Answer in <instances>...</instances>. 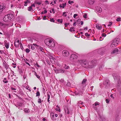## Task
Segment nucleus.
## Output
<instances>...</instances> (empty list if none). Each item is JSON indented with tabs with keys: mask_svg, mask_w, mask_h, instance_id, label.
Returning <instances> with one entry per match:
<instances>
[{
	"mask_svg": "<svg viewBox=\"0 0 121 121\" xmlns=\"http://www.w3.org/2000/svg\"><path fill=\"white\" fill-rule=\"evenodd\" d=\"M112 24V22H109V24L108 25V26H111Z\"/></svg>",
	"mask_w": 121,
	"mask_h": 121,
	"instance_id": "46",
	"label": "nucleus"
},
{
	"mask_svg": "<svg viewBox=\"0 0 121 121\" xmlns=\"http://www.w3.org/2000/svg\"><path fill=\"white\" fill-rule=\"evenodd\" d=\"M63 20L62 19H58L57 20V21L58 22L62 23V22Z\"/></svg>",
	"mask_w": 121,
	"mask_h": 121,
	"instance_id": "23",
	"label": "nucleus"
},
{
	"mask_svg": "<svg viewBox=\"0 0 121 121\" xmlns=\"http://www.w3.org/2000/svg\"><path fill=\"white\" fill-rule=\"evenodd\" d=\"M50 21L51 22H54L55 21L53 18H52L50 19Z\"/></svg>",
	"mask_w": 121,
	"mask_h": 121,
	"instance_id": "39",
	"label": "nucleus"
},
{
	"mask_svg": "<svg viewBox=\"0 0 121 121\" xmlns=\"http://www.w3.org/2000/svg\"><path fill=\"white\" fill-rule=\"evenodd\" d=\"M99 120L100 121H104L105 120V118L102 116H99Z\"/></svg>",
	"mask_w": 121,
	"mask_h": 121,
	"instance_id": "17",
	"label": "nucleus"
},
{
	"mask_svg": "<svg viewBox=\"0 0 121 121\" xmlns=\"http://www.w3.org/2000/svg\"><path fill=\"white\" fill-rule=\"evenodd\" d=\"M73 28H70L69 30L70 31H71V32L74 31H75V30H73Z\"/></svg>",
	"mask_w": 121,
	"mask_h": 121,
	"instance_id": "38",
	"label": "nucleus"
},
{
	"mask_svg": "<svg viewBox=\"0 0 121 121\" xmlns=\"http://www.w3.org/2000/svg\"><path fill=\"white\" fill-rule=\"evenodd\" d=\"M85 35L87 37L89 36L90 35V34H88L87 33H86L85 34Z\"/></svg>",
	"mask_w": 121,
	"mask_h": 121,
	"instance_id": "32",
	"label": "nucleus"
},
{
	"mask_svg": "<svg viewBox=\"0 0 121 121\" xmlns=\"http://www.w3.org/2000/svg\"><path fill=\"white\" fill-rule=\"evenodd\" d=\"M113 95L112 94L110 95V97L111 98H112L113 99H114V97L113 96Z\"/></svg>",
	"mask_w": 121,
	"mask_h": 121,
	"instance_id": "52",
	"label": "nucleus"
},
{
	"mask_svg": "<svg viewBox=\"0 0 121 121\" xmlns=\"http://www.w3.org/2000/svg\"><path fill=\"white\" fill-rule=\"evenodd\" d=\"M4 61V62H6ZM3 66L6 69L9 68V65L6 63H5L3 62Z\"/></svg>",
	"mask_w": 121,
	"mask_h": 121,
	"instance_id": "12",
	"label": "nucleus"
},
{
	"mask_svg": "<svg viewBox=\"0 0 121 121\" xmlns=\"http://www.w3.org/2000/svg\"><path fill=\"white\" fill-rule=\"evenodd\" d=\"M30 51V50L28 48H26V52L27 53H28Z\"/></svg>",
	"mask_w": 121,
	"mask_h": 121,
	"instance_id": "31",
	"label": "nucleus"
},
{
	"mask_svg": "<svg viewBox=\"0 0 121 121\" xmlns=\"http://www.w3.org/2000/svg\"><path fill=\"white\" fill-rule=\"evenodd\" d=\"M99 105V103L97 102H96L93 105V108L96 110L97 109V108H96L95 106Z\"/></svg>",
	"mask_w": 121,
	"mask_h": 121,
	"instance_id": "7",
	"label": "nucleus"
},
{
	"mask_svg": "<svg viewBox=\"0 0 121 121\" xmlns=\"http://www.w3.org/2000/svg\"><path fill=\"white\" fill-rule=\"evenodd\" d=\"M121 18L120 17L117 18L116 20L117 22H120L121 21Z\"/></svg>",
	"mask_w": 121,
	"mask_h": 121,
	"instance_id": "30",
	"label": "nucleus"
},
{
	"mask_svg": "<svg viewBox=\"0 0 121 121\" xmlns=\"http://www.w3.org/2000/svg\"><path fill=\"white\" fill-rule=\"evenodd\" d=\"M52 13H54L55 11H54V9H52Z\"/></svg>",
	"mask_w": 121,
	"mask_h": 121,
	"instance_id": "56",
	"label": "nucleus"
},
{
	"mask_svg": "<svg viewBox=\"0 0 121 121\" xmlns=\"http://www.w3.org/2000/svg\"><path fill=\"white\" fill-rule=\"evenodd\" d=\"M104 39L102 37H100L99 38V40L100 41H102L103 39Z\"/></svg>",
	"mask_w": 121,
	"mask_h": 121,
	"instance_id": "47",
	"label": "nucleus"
},
{
	"mask_svg": "<svg viewBox=\"0 0 121 121\" xmlns=\"http://www.w3.org/2000/svg\"><path fill=\"white\" fill-rule=\"evenodd\" d=\"M55 73H59V69H56L55 70Z\"/></svg>",
	"mask_w": 121,
	"mask_h": 121,
	"instance_id": "33",
	"label": "nucleus"
},
{
	"mask_svg": "<svg viewBox=\"0 0 121 121\" xmlns=\"http://www.w3.org/2000/svg\"><path fill=\"white\" fill-rule=\"evenodd\" d=\"M69 23H65V27H66L68 25H69Z\"/></svg>",
	"mask_w": 121,
	"mask_h": 121,
	"instance_id": "48",
	"label": "nucleus"
},
{
	"mask_svg": "<svg viewBox=\"0 0 121 121\" xmlns=\"http://www.w3.org/2000/svg\"><path fill=\"white\" fill-rule=\"evenodd\" d=\"M11 88L12 90H16V89L15 88H13L12 87H11Z\"/></svg>",
	"mask_w": 121,
	"mask_h": 121,
	"instance_id": "55",
	"label": "nucleus"
},
{
	"mask_svg": "<svg viewBox=\"0 0 121 121\" xmlns=\"http://www.w3.org/2000/svg\"><path fill=\"white\" fill-rule=\"evenodd\" d=\"M35 4H37L38 5H40L42 4L41 1H35Z\"/></svg>",
	"mask_w": 121,
	"mask_h": 121,
	"instance_id": "16",
	"label": "nucleus"
},
{
	"mask_svg": "<svg viewBox=\"0 0 121 121\" xmlns=\"http://www.w3.org/2000/svg\"><path fill=\"white\" fill-rule=\"evenodd\" d=\"M3 82H4L5 83H6L8 82V81H5L4 80H3Z\"/></svg>",
	"mask_w": 121,
	"mask_h": 121,
	"instance_id": "60",
	"label": "nucleus"
},
{
	"mask_svg": "<svg viewBox=\"0 0 121 121\" xmlns=\"http://www.w3.org/2000/svg\"><path fill=\"white\" fill-rule=\"evenodd\" d=\"M56 107L57 108L56 109V110L57 111L60 112V109L59 106L57 105L56 106Z\"/></svg>",
	"mask_w": 121,
	"mask_h": 121,
	"instance_id": "20",
	"label": "nucleus"
},
{
	"mask_svg": "<svg viewBox=\"0 0 121 121\" xmlns=\"http://www.w3.org/2000/svg\"><path fill=\"white\" fill-rule=\"evenodd\" d=\"M59 81L61 82H63L64 81V80L62 78L61 80H59Z\"/></svg>",
	"mask_w": 121,
	"mask_h": 121,
	"instance_id": "51",
	"label": "nucleus"
},
{
	"mask_svg": "<svg viewBox=\"0 0 121 121\" xmlns=\"http://www.w3.org/2000/svg\"><path fill=\"white\" fill-rule=\"evenodd\" d=\"M102 37H105L106 36V35L105 34L103 33L102 34Z\"/></svg>",
	"mask_w": 121,
	"mask_h": 121,
	"instance_id": "43",
	"label": "nucleus"
},
{
	"mask_svg": "<svg viewBox=\"0 0 121 121\" xmlns=\"http://www.w3.org/2000/svg\"><path fill=\"white\" fill-rule=\"evenodd\" d=\"M78 58V56L76 54H72L70 57V60L71 61L75 63L77 65H80L85 68H93L95 65L96 61L93 60L91 62V65H89L88 62L86 59H79L77 61L76 60Z\"/></svg>",
	"mask_w": 121,
	"mask_h": 121,
	"instance_id": "1",
	"label": "nucleus"
},
{
	"mask_svg": "<svg viewBox=\"0 0 121 121\" xmlns=\"http://www.w3.org/2000/svg\"><path fill=\"white\" fill-rule=\"evenodd\" d=\"M0 53L1 54H3L4 53V51L2 50H0Z\"/></svg>",
	"mask_w": 121,
	"mask_h": 121,
	"instance_id": "53",
	"label": "nucleus"
},
{
	"mask_svg": "<svg viewBox=\"0 0 121 121\" xmlns=\"http://www.w3.org/2000/svg\"><path fill=\"white\" fill-rule=\"evenodd\" d=\"M27 5V3L26 1H25L24 2V5L25 6H26Z\"/></svg>",
	"mask_w": 121,
	"mask_h": 121,
	"instance_id": "49",
	"label": "nucleus"
},
{
	"mask_svg": "<svg viewBox=\"0 0 121 121\" xmlns=\"http://www.w3.org/2000/svg\"><path fill=\"white\" fill-rule=\"evenodd\" d=\"M17 105L19 106H21L22 105V103H20L19 104H17Z\"/></svg>",
	"mask_w": 121,
	"mask_h": 121,
	"instance_id": "59",
	"label": "nucleus"
},
{
	"mask_svg": "<svg viewBox=\"0 0 121 121\" xmlns=\"http://www.w3.org/2000/svg\"><path fill=\"white\" fill-rule=\"evenodd\" d=\"M109 81L107 79L106 80L105 82H104V84L106 86H107L108 85V82Z\"/></svg>",
	"mask_w": 121,
	"mask_h": 121,
	"instance_id": "13",
	"label": "nucleus"
},
{
	"mask_svg": "<svg viewBox=\"0 0 121 121\" xmlns=\"http://www.w3.org/2000/svg\"><path fill=\"white\" fill-rule=\"evenodd\" d=\"M103 67V66H101L100 67H99V69L100 70H102V68Z\"/></svg>",
	"mask_w": 121,
	"mask_h": 121,
	"instance_id": "58",
	"label": "nucleus"
},
{
	"mask_svg": "<svg viewBox=\"0 0 121 121\" xmlns=\"http://www.w3.org/2000/svg\"><path fill=\"white\" fill-rule=\"evenodd\" d=\"M24 111L26 113L29 112H30L29 109L28 108H25Z\"/></svg>",
	"mask_w": 121,
	"mask_h": 121,
	"instance_id": "18",
	"label": "nucleus"
},
{
	"mask_svg": "<svg viewBox=\"0 0 121 121\" xmlns=\"http://www.w3.org/2000/svg\"><path fill=\"white\" fill-rule=\"evenodd\" d=\"M67 13L66 12H65L63 13L62 15L63 16L66 17L67 16V15L66 13Z\"/></svg>",
	"mask_w": 121,
	"mask_h": 121,
	"instance_id": "25",
	"label": "nucleus"
},
{
	"mask_svg": "<svg viewBox=\"0 0 121 121\" xmlns=\"http://www.w3.org/2000/svg\"><path fill=\"white\" fill-rule=\"evenodd\" d=\"M47 99H50V95L48 94H47Z\"/></svg>",
	"mask_w": 121,
	"mask_h": 121,
	"instance_id": "44",
	"label": "nucleus"
},
{
	"mask_svg": "<svg viewBox=\"0 0 121 121\" xmlns=\"http://www.w3.org/2000/svg\"><path fill=\"white\" fill-rule=\"evenodd\" d=\"M4 44L6 48L7 49H8L9 47V43H8L6 40L4 41Z\"/></svg>",
	"mask_w": 121,
	"mask_h": 121,
	"instance_id": "11",
	"label": "nucleus"
},
{
	"mask_svg": "<svg viewBox=\"0 0 121 121\" xmlns=\"http://www.w3.org/2000/svg\"><path fill=\"white\" fill-rule=\"evenodd\" d=\"M55 45V44L53 40H52L50 43L49 46L51 47H53Z\"/></svg>",
	"mask_w": 121,
	"mask_h": 121,
	"instance_id": "9",
	"label": "nucleus"
},
{
	"mask_svg": "<svg viewBox=\"0 0 121 121\" xmlns=\"http://www.w3.org/2000/svg\"><path fill=\"white\" fill-rule=\"evenodd\" d=\"M52 40L49 39H47L45 40V42L46 45L48 46L49 45L50 43Z\"/></svg>",
	"mask_w": 121,
	"mask_h": 121,
	"instance_id": "5",
	"label": "nucleus"
},
{
	"mask_svg": "<svg viewBox=\"0 0 121 121\" xmlns=\"http://www.w3.org/2000/svg\"><path fill=\"white\" fill-rule=\"evenodd\" d=\"M19 40H15L14 42V45L16 47H18L19 45Z\"/></svg>",
	"mask_w": 121,
	"mask_h": 121,
	"instance_id": "6",
	"label": "nucleus"
},
{
	"mask_svg": "<svg viewBox=\"0 0 121 121\" xmlns=\"http://www.w3.org/2000/svg\"><path fill=\"white\" fill-rule=\"evenodd\" d=\"M25 63H26V64H27V65H29L30 66V64L28 62H27L26 61H25Z\"/></svg>",
	"mask_w": 121,
	"mask_h": 121,
	"instance_id": "57",
	"label": "nucleus"
},
{
	"mask_svg": "<svg viewBox=\"0 0 121 121\" xmlns=\"http://www.w3.org/2000/svg\"><path fill=\"white\" fill-rule=\"evenodd\" d=\"M67 85L69 86H70V84L69 82H68L67 84Z\"/></svg>",
	"mask_w": 121,
	"mask_h": 121,
	"instance_id": "40",
	"label": "nucleus"
},
{
	"mask_svg": "<svg viewBox=\"0 0 121 121\" xmlns=\"http://www.w3.org/2000/svg\"><path fill=\"white\" fill-rule=\"evenodd\" d=\"M66 3H65L64 4L63 3L62 4H60L59 6L60 8H64V7L66 6Z\"/></svg>",
	"mask_w": 121,
	"mask_h": 121,
	"instance_id": "15",
	"label": "nucleus"
},
{
	"mask_svg": "<svg viewBox=\"0 0 121 121\" xmlns=\"http://www.w3.org/2000/svg\"><path fill=\"white\" fill-rule=\"evenodd\" d=\"M86 79H83L82 82V84L83 85L85 84V82L86 81Z\"/></svg>",
	"mask_w": 121,
	"mask_h": 121,
	"instance_id": "21",
	"label": "nucleus"
},
{
	"mask_svg": "<svg viewBox=\"0 0 121 121\" xmlns=\"http://www.w3.org/2000/svg\"><path fill=\"white\" fill-rule=\"evenodd\" d=\"M64 71L63 70L61 69H59V73H64Z\"/></svg>",
	"mask_w": 121,
	"mask_h": 121,
	"instance_id": "27",
	"label": "nucleus"
},
{
	"mask_svg": "<svg viewBox=\"0 0 121 121\" xmlns=\"http://www.w3.org/2000/svg\"><path fill=\"white\" fill-rule=\"evenodd\" d=\"M36 96H40V93L39 92L37 91L36 93Z\"/></svg>",
	"mask_w": 121,
	"mask_h": 121,
	"instance_id": "35",
	"label": "nucleus"
},
{
	"mask_svg": "<svg viewBox=\"0 0 121 121\" xmlns=\"http://www.w3.org/2000/svg\"><path fill=\"white\" fill-rule=\"evenodd\" d=\"M65 111L66 113L67 114H69V112L67 108H66V109H65Z\"/></svg>",
	"mask_w": 121,
	"mask_h": 121,
	"instance_id": "24",
	"label": "nucleus"
},
{
	"mask_svg": "<svg viewBox=\"0 0 121 121\" xmlns=\"http://www.w3.org/2000/svg\"><path fill=\"white\" fill-rule=\"evenodd\" d=\"M119 40L120 39L119 38L114 39L112 41V42L111 46V47H113L114 46H117L119 42Z\"/></svg>",
	"mask_w": 121,
	"mask_h": 121,
	"instance_id": "3",
	"label": "nucleus"
},
{
	"mask_svg": "<svg viewBox=\"0 0 121 121\" xmlns=\"http://www.w3.org/2000/svg\"><path fill=\"white\" fill-rule=\"evenodd\" d=\"M5 7V6L4 5H0V9L1 10L2 12L4 9Z\"/></svg>",
	"mask_w": 121,
	"mask_h": 121,
	"instance_id": "14",
	"label": "nucleus"
},
{
	"mask_svg": "<svg viewBox=\"0 0 121 121\" xmlns=\"http://www.w3.org/2000/svg\"><path fill=\"white\" fill-rule=\"evenodd\" d=\"M84 30H87V27H86L84 28Z\"/></svg>",
	"mask_w": 121,
	"mask_h": 121,
	"instance_id": "64",
	"label": "nucleus"
},
{
	"mask_svg": "<svg viewBox=\"0 0 121 121\" xmlns=\"http://www.w3.org/2000/svg\"><path fill=\"white\" fill-rule=\"evenodd\" d=\"M76 22H74L73 24V25L74 26H76Z\"/></svg>",
	"mask_w": 121,
	"mask_h": 121,
	"instance_id": "61",
	"label": "nucleus"
},
{
	"mask_svg": "<svg viewBox=\"0 0 121 121\" xmlns=\"http://www.w3.org/2000/svg\"><path fill=\"white\" fill-rule=\"evenodd\" d=\"M28 10L29 11H30L32 10H33L31 6L28 7Z\"/></svg>",
	"mask_w": 121,
	"mask_h": 121,
	"instance_id": "22",
	"label": "nucleus"
},
{
	"mask_svg": "<svg viewBox=\"0 0 121 121\" xmlns=\"http://www.w3.org/2000/svg\"><path fill=\"white\" fill-rule=\"evenodd\" d=\"M106 101L107 103H108L109 102V100L108 99H106Z\"/></svg>",
	"mask_w": 121,
	"mask_h": 121,
	"instance_id": "50",
	"label": "nucleus"
},
{
	"mask_svg": "<svg viewBox=\"0 0 121 121\" xmlns=\"http://www.w3.org/2000/svg\"><path fill=\"white\" fill-rule=\"evenodd\" d=\"M78 104H83V103L82 101H79V102H78Z\"/></svg>",
	"mask_w": 121,
	"mask_h": 121,
	"instance_id": "34",
	"label": "nucleus"
},
{
	"mask_svg": "<svg viewBox=\"0 0 121 121\" xmlns=\"http://www.w3.org/2000/svg\"><path fill=\"white\" fill-rule=\"evenodd\" d=\"M83 17L84 18L86 19L87 17V14L86 13L85 14L83 15Z\"/></svg>",
	"mask_w": 121,
	"mask_h": 121,
	"instance_id": "28",
	"label": "nucleus"
},
{
	"mask_svg": "<svg viewBox=\"0 0 121 121\" xmlns=\"http://www.w3.org/2000/svg\"><path fill=\"white\" fill-rule=\"evenodd\" d=\"M31 48L32 50H34L35 49V47L33 45H31Z\"/></svg>",
	"mask_w": 121,
	"mask_h": 121,
	"instance_id": "45",
	"label": "nucleus"
},
{
	"mask_svg": "<svg viewBox=\"0 0 121 121\" xmlns=\"http://www.w3.org/2000/svg\"><path fill=\"white\" fill-rule=\"evenodd\" d=\"M118 50L117 48L115 49L113 51L111 52L112 54H116L118 53Z\"/></svg>",
	"mask_w": 121,
	"mask_h": 121,
	"instance_id": "10",
	"label": "nucleus"
},
{
	"mask_svg": "<svg viewBox=\"0 0 121 121\" xmlns=\"http://www.w3.org/2000/svg\"><path fill=\"white\" fill-rule=\"evenodd\" d=\"M35 4H33L32 5H31V6L32 7H35Z\"/></svg>",
	"mask_w": 121,
	"mask_h": 121,
	"instance_id": "54",
	"label": "nucleus"
},
{
	"mask_svg": "<svg viewBox=\"0 0 121 121\" xmlns=\"http://www.w3.org/2000/svg\"><path fill=\"white\" fill-rule=\"evenodd\" d=\"M62 54L64 57H67L69 56V53L68 51L64 50L62 51Z\"/></svg>",
	"mask_w": 121,
	"mask_h": 121,
	"instance_id": "4",
	"label": "nucleus"
},
{
	"mask_svg": "<svg viewBox=\"0 0 121 121\" xmlns=\"http://www.w3.org/2000/svg\"><path fill=\"white\" fill-rule=\"evenodd\" d=\"M89 4L91 5L93 4L94 3V2L91 0H90L88 2Z\"/></svg>",
	"mask_w": 121,
	"mask_h": 121,
	"instance_id": "19",
	"label": "nucleus"
},
{
	"mask_svg": "<svg viewBox=\"0 0 121 121\" xmlns=\"http://www.w3.org/2000/svg\"><path fill=\"white\" fill-rule=\"evenodd\" d=\"M73 1H71L69 0L68 1V3L69 4H71L72 3H73Z\"/></svg>",
	"mask_w": 121,
	"mask_h": 121,
	"instance_id": "37",
	"label": "nucleus"
},
{
	"mask_svg": "<svg viewBox=\"0 0 121 121\" xmlns=\"http://www.w3.org/2000/svg\"><path fill=\"white\" fill-rule=\"evenodd\" d=\"M38 102L40 104L41 103V100L40 98L38 100Z\"/></svg>",
	"mask_w": 121,
	"mask_h": 121,
	"instance_id": "29",
	"label": "nucleus"
},
{
	"mask_svg": "<svg viewBox=\"0 0 121 121\" xmlns=\"http://www.w3.org/2000/svg\"><path fill=\"white\" fill-rule=\"evenodd\" d=\"M96 27L98 30H100L102 28V26L101 25H100L99 24H96Z\"/></svg>",
	"mask_w": 121,
	"mask_h": 121,
	"instance_id": "8",
	"label": "nucleus"
},
{
	"mask_svg": "<svg viewBox=\"0 0 121 121\" xmlns=\"http://www.w3.org/2000/svg\"><path fill=\"white\" fill-rule=\"evenodd\" d=\"M36 76L39 79H40V76H39V75H36Z\"/></svg>",
	"mask_w": 121,
	"mask_h": 121,
	"instance_id": "62",
	"label": "nucleus"
},
{
	"mask_svg": "<svg viewBox=\"0 0 121 121\" xmlns=\"http://www.w3.org/2000/svg\"><path fill=\"white\" fill-rule=\"evenodd\" d=\"M64 67L65 69H68L69 68V66H68L66 64H65Z\"/></svg>",
	"mask_w": 121,
	"mask_h": 121,
	"instance_id": "26",
	"label": "nucleus"
},
{
	"mask_svg": "<svg viewBox=\"0 0 121 121\" xmlns=\"http://www.w3.org/2000/svg\"><path fill=\"white\" fill-rule=\"evenodd\" d=\"M78 16V14H75L73 15V17L74 18H76V17Z\"/></svg>",
	"mask_w": 121,
	"mask_h": 121,
	"instance_id": "42",
	"label": "nucleus"
},
{
	"mask_svg": "<svg viewBox=\"0 0 121 121\" xmlns=\"http://www.w3.org/2000/svg\"><path fill=\"white\" fill-rule=\"evenodd\" d=\"M118 84L119 86L120 84L121 83V81L120 80L118 81Z\"/></svg>",
	"mask_w": 121,
	"mask_h": 121,
	"instance_id": "41",
	"label": "nucleus"
},
{
	"mask_svg": "<svg viewBox=\"0 0 121 121\" xmlns=\"http://www.w3.org/2000/svg\"><path fill=\"white\" fill-rule=\"evenodd\" d=\"M13 15L12 14H9L5 15L3 18V20L5 22H9L13 17Z\"/></svg>",
	"mask_w": 121,
	"mask_h": 121,
	"instance_id": "2",
	"label": "nucleus"
},
{
	"mask_svg": "<svg viewBox=\"0 0 121 121\" xmlns=\"http://www.w3.org/2000/svg\"><path fill=\"white\" fill-rule=\"evenodd\" d=\"M26 2H27V3H30V1L29 0H27Z\"/></svg>",
	"mask_w": 121,
	"mask_h": 121,
	"instance_id": "63",
	"label": "nucleus"
},
{
	"mask_svg": "<svg viewBox=\"0 0 121 121\" xmlns=\"http://www.w3.org/2000/svg\"><path fill=\"white\" fill-rule=\"evenodd\" d=\"M97 11L99 12H100L102 11V9L99 8V10L97 9Z\"/></svg>",
	"mask_w": 121,
	"mask_h": 121,
	"instance_id": "36",
	"label": "nucleus"
}]
</instances>
